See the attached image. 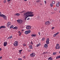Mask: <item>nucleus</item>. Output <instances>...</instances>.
<instances>
[{"label": "nucleus", "mask_w": 60, "mask_h": 60, "mask_svg": "<svg viewBox=\"0 0 60 60\" xmlns=\"http://www.w3.org/2000/svg\"><path fill=\"white\" fill-rule=\"evenodd\" d=\"M31 28V26H29L28 27V30H30Z\"/></svg>", "instance_id": "obj_23"}, {"label": "nucleus", "mask_w": 60, "mask_h": 60, "mask_svg": "<svg viewBox=\"0 0 60 60\" xmlns=\"http://www.w3.org/2000/svg\"><path fill=\"white\" fill-rule=\"evenodd\" d=\"M60 4V2H58L57 4H56V5L57 7H59V5Z\"/></svg>", "instance_id": "obj_15"}, {"label": "nucleus", "mask_w": 60, "mask_h": 60, "mask_svg": "<svg viewBox=\"0 0 60 60\" xmlns=\"http://www.w3.org/2000/svg\"><path fill=\"white\" fill-rule=\"evenodd\" d=\"M55 1H52V4H55Z\"/></svg>", "instance_id": "obj_38"}, {"label": "nucleus", "mask_w": 60, "mask_h": 60, "mask_svg": "<svg viewBox=\"0 0 60 60\" xmlns=\"http://www.w3.org/2000/svg\"><path fill=\"white\" fill-rule=\"evenodd\" d=\"M14 46L15 47H17L19 45V42L17 41H15L13 43Z\"/></svg>", "instance_id": "obj_3"}, {"label": "nucleus", "mask_w": 60, "mask_h": 60, "mask_svg": "<svg viewBox=\"0 0 60 60\" xmlns=\"http://www.w3.org/2000/svg\"><path fill=\"white\" fill-rule=\"evenodd\" d=\"M29 48L30 49H33V47L32 46V45H30L29 47Z\"/></svg>", "instance_id": "obj_17"}, {"label": "nucleus", "mask_w": 60, "mask_h": 60, "mask_svg": "<svg viewBox=\"0 0 60 60\" xmlns=\"http://www.w3.org/2000/svg\"><path fill=\"white\" fill-rule=\"evenodd\" d=\"M11 0H7V1H8V3H9V2H10V1H11Z\"/></svg>", "instance_id": "obj_40"}, {"label": "nucleus", "mask_w": 60, "mask_h": 60, "mask_svg": "<svg viewBox=\"0 0 60 60\" xmlns=\"http://www.w3.org/2000/svg\"><path fill=\"white\" fill-rule=\"evenodd\" d=\"M48 45L45 44L44 45V47H45V48H47V47H48Z\"/></svg>", "instance_id": "obj_18"}, {"label": "nucleus", "mask_w": 60, "mask_h": 60, "mask_svg": "<svg viewBox=\"0 0 60 60\" xmlns=\"http://www.w3.org/2000/svg\"><path fill=\"white\" fill-rule=\"evenodd\" d=\"M49 38H47L46 41V42L47 44H49Z\"/></svg>", "instance_id": "obj_9"}, {"label": "nucleus", "mask_w": 60, "mask_h": 60, "mask_svg": "<svg viewBox=\"0 0 60 60\" xmlns=\"http://www.w3.org/2000/svg\"><path fill=\"white\" fill-rule=\"evenodd\" d=\"M48 54V52H44L43 53V54H45V55H46V54Z\"/></svg>", "instance_id": "obj_26"}, {"label": "nucleus", "mask_w": 60, "mask_h": 60, "mask_svg": "<svg viewBox=\"0 0 60 60\" xmlns=\"http://www.w3.org/2000/svg\"><path fill=\"white\" fill-rule=\"evenodd\" d=\"M2 58V57H0V60Z\"/></svg>", "instance_id": "obj_43"}, {"label": "nucleus", "mask_w": 60, "mask_h": 60, "mask_svg": "<svg viewBox=\"0 0 60 60\" xmlns=\"http://www.w3.org/2000/svg\"><path fill=\"white\" fill-rule=\"evenodd\" d=\"M59 34V32H57V33L54 34L53 35V37H56V36L57 35V34Z\"/></svg>", "instance_id": "obj_13"}, {"label": "nucleus", "mask_w": 60, "mask_h": 60, "mask_svg": "<svg viewBox=\"0 0 60 60\" xmlns=\"http://www.w3.org/2000/svg\"><path fill=\"white\" fill-rule=\"evenodd\" d=\"M50 6L51 7H53V4H50Z\"/></svg>", "instance_id": "obj_30"}, {"label": "nucleus", "mask_w": 60, "mask_h": 60, "mask_svg": "<svg viewBox=\"0 0 60 60\" xmlns=\"http://www.w3.org/2000/svg\"><path fill=\"white\" fill-rule=\"evenodd\" d=\"M30 19V18H27V20H29Z\"/></svg>", "instance_id": "obj_44"}, {"label": "nucleus", "mask_w": 60, "mask_h": 60, "mask_svg": "<svg viewBox=\"0 0 60 60\" xmlns=\"http://www.w3.org/2000/svg\"><path fill=\"white\" fill-rule=\"evenodd\" d=\"M23 12H24V11H22L21 12V13H23Z\"/></svg>", "instance_id": "obj_48"}, {"label": "nucleus", "mask_w": 60, "mask_h": 60, "mask_svg": "<svg viewBox=\"0 0 60 60\" xmlns=\"http://www.w3.org/2000/svg\"><path fill=\"white\" fill-rule=\"evenodd\" d=\"M22 51V50H20L19 51V53H20L21 54V51Z\"/></svg>", "instance_id": "obj_28"}, {"label": "nucleus", "mask_w": 60, "mask_h": 60, "mask_svg": "<svg viewBox=\"0 0 60 60\" xmlns=\"http://www.w3.org/2000/svg\"><path fill=\"white\" fill-rule=\"evenodd\" d=\"M18 33L19 34H21V33L20 31H19Z\"/></svg>", "instance_id": "obj_42"}, {"label": "nucleus", "mask_w": 60, "mask_h": 60, "mask_svg": "<svg viewBox=\"0 0 60 60\" xmlns=\"http://www.w3.org/2000/svg\"><path fill=\"white\" fill-rule=\"evenodd\" d=\"M7 42H4V46H6V45H7Z\"/></svg>", "instance_id": "obj_14"}, {"label": "nucleus", "mask_w": 60, "mask_h": 60, "mask_svg": "<svg viewBox=\"0 0 60 60\" xmlns=\"http://www.w3.org/2000/svg\"><path fill=\"white\" fill-rule=\"evenodd\" d=\"M30 43L31 44V45H33V44H34V43L32 42V41H31V42H30Z\"/></svg>", "instance_id": "obj_31"}, {"label": "nucleus", "mask_w": 60, "mask_h": 60, "mask_svg": "<svg viewBox=\"0 0 60 60\" xmlns=\"http://www.w3.org/2000/svg\"><path fill=\"white\" fill-rule=\"evenodd\" d=\"M17 22L18 23H19V24H21L22 23V22H23V20L21 19H18V20H17Z\"/></svg>", "instance_id": "obj_4"}, {"label": "nucleus", "mask_w": 60, "mask_h": 60, "mask_svg": "<svg viewBox=\"0 0 60 60\" xmlns=\"http://www.w3.org/2000/svg\"><path fill=\"white\" fill-rule=\"evenodd\" d=\"M29 12V14H28L29 16L33 17V16H34V14H33V13H34V12H30L29 11H28L27 12ZM29 14H30V15H28Z\"/></svg>", "instance_id": "obj_2"}, {"label": "nucleus", "mask_w": 60, "mask_h": 60, "mask_svg": "<svg viewBox=\"0 0 60 60\" xmlns=\"http://www.w3.org/2000/svg\"><path fill=\"white\" fill-rule=\"evenodd\" d=\"M29 26L28 25V26H26V28L27 29V30H28Z\"/></svg>", "instance_id": "obj_32"}, {"label": "nucleus", "mask_w": 60, "mask_h": 60, "mask_svg": "<svg viewBox=\"0 0 60 60\" xmlns=\"http://www.w3.org/2000/svg\"><path fill=\"white\" fill-rule=\"evenodd\" d=\"M18 60H22L21 58H18Z\"/></svg>", "instance_id": "obj_36"}, {"label": "nucleus", "mask_w": 60, "mask_h": 60, "mask_svg": "<svg viewBox=\"0 0 60 60\" xmlns=\"http://www.w3.org/2000/svg\"><path fill=\"white\" fill-rule=\"evenodd\" d=\"M23 57L24 58H26V57H25V56H23Z\"/></svg>", "instance_id": "obj_45"}, {"label": "nucleus", "mask_w": 60, "mask_h": 60, "mask_svg": "<svg viewBox=\"0 0 60 60\" xmlns=\"http://www.w3.org/2000/svg\"><path fill=\"white\" fill-rule=\"evenodd\" d=\"M59 53H60V51L59 52Z\"/></svg>", "instance_id": "obj_52"}, {"label": "nucleus", "mask_w": 60, "mask_h": 60, "mask_svg": "<svg viewBox=\"0 0 60 60\" xmlns=\"http://www.w3.org/2000/svg\"><path fill=\"white\" fill-rule=\"evenodd\" d=\"M50 24V22H49V21H47L45 22V25H49Z\"/></svg>", "instance_id": "obj_10"}, {"label": "nucleus", "mask_w": 60, "mask_h": 60, "mask_svg": "<svg viewBox=\"0 0 60 60\" xmlns=\"http://www.w3.org/2000/svg\"><path fill=\"white\" fill-rule=\"evenodd\" d=\"M11 23L10 22H8L7 24V26L8 27H10L11 26Z\"/></svg>", "instance_id": "obj_11"}, {"label": "nucleus", "mask_w": 60, "mask_h": 60, "mask_svg": "<svg viewBox=\"0 0 60 60\" xmlns=\"http://www.w3.org/2000/svg\"><path fill=\"white\" fill-rule=\"evenodd\" d=\"M15 15L16 16H19V15H20V14H19V13H16L15 14Z\"/></svg>", "instance_id": "obj_20"}, {"label": "nucleus", "mask_w": 60, "mask_h": 60, "mask_svg": "<svg viewBox=\"0 0 60 60\" xmlns=\"http://www.w3.org/2000/svg\"><path fill=\"white\" fill-rule=\"evenodd\" d=\"M1 17H3L4 20H6L7 19V17H6V16L3 14L1 16Z\"/></svg>", "instance_id": "obj_7"}, {"label": "nucleus", "mask_w": 60, "mask_h": 60, "mask_svg": "<svg viewBox=\"0 0 60 60\" xmlns=\"http://www.w3.org/2000/svg\"><path fill=\"white\" fill-rule=\"evenodd\" d=\"M38 34H39V35H40V32H38Z\"/></svg>", "instance_id": "obj_47"}, {"label": "nucleus", "mask_w": 60, "mask_h": 60, "mask_svg": "<svg viewBox=\"0 0 60 60\" xmlns=\"http://www.w3.org/2000/svg\"><path fill=\"white\" fill-rule=\"evenodd\" d=\"M1 14V13L0 12V17H1V16H2L3 14Z\"/></svg>", "instance_id": "obj_37"}, {"label": "nucleus", "mask_w": 60, "mask_h": 60, "mask_svg": "<svg viewBox=\"0 0 60 60\" xmlns=\"http://www.w3.org/2000/svg\"><path fill=\"white\" fill-rule=\"evenodd\" d=\"M5 27H6L5 26H2L0 27V29H1V28H5Z\"/></svg>", "instance_id": "obj_16"}, {"label": "nucleus", "mask_w": 60, "mask_h": 60, "mask_svg": "<svg viewBox=\"0 0 60 60\" xmlns=\"http://www.w3.org/2000/svg\"><path fill=\"white\" fill-rule=\"evenodd\" d=\"M19 35L20 36L21 35V34H19Z\"/></svg>", "instance_id": "obj_51"}, {"label": "nucleus", "mask_w": 60, "mask_h": 60, "mask_svg": "<svg viewBox=\"0 0 60 60\" xmlns=\"http://www.w3.org/2000/svg\"><path fill=\"white\" fill-rule=\"evenodd\" d=\"M31 50L30 49H28V52H31Z\"/></svg>", "instance_id": "obj_35"}, {"label": "nucleus", "mask_w": 60, "mask_h": 60, "mask_svg": "<svg viewBox=\"0 0 60 60\" xmlns=\"http://www.w3.org/2000/svg\"><path fill=\"white\" fill-rule=\"evenodd\" d=\"M60 58V56H57L56 57V59H58V58Z\"/></svg>", "instance_id": "obj_24"}, {"label": "nucleus", "mask_w": 60, "mask_h": 60, "mask_svg": "<svg viewBox=\"0 0 60 60\" xmlns=\"http://www.w3.org/2000/svg\"><path fill=\"white\" fill-rule=\"evenodd\" d=\"M23 46L24 47H25L26 46V45L25 44H23Z\"/></svg>", "instance_id": "obj_34"}, {"label": "nucleus", "mask_w": 60, "mask_h": 60, "mask_svg": "<svg viewBox=\"0 0 60 60\" xmlns=\"http://www.w3.org/2000/svg\"><path fill=\"white\" fill-rule=\"evenodd\" d=\"M36 2H37V3H40L41 2V1L40 0H38V1H36Z\"/></svg>", "instance_id": "obj_27"}, {"label": "nucleus", "mask_w": 60, "mask_h": 60, "mask_svg": "<svg viewBox=\"0 0 60 60\" xmlns=\"http://www.w3.org/2000/svg\"><path fill=\"white\" fill-rule=\"evenodd\" d=\"M57 52H54L53 53V54H52V55H56V54H57Z\"/></svg>", "instance_id": "obj_22"}, {"label": "nucleus", "mask_w": 60, "mask_h": 60, "mask_svg": "<svg viewBox=\"0 0 60 60\" xmlns=\"http://www.w3.org/2000/svg\"><path fill=\"white\" fill-rule=\"evenodd\" d=\"M40 45H41V44L40 43H39L37 45V46L38 47H39V46H40Z\"/></svg>", "instance_id": "obj_25"}, {"label": "nucleus", "mask_w": 60, "mask_h": 60, "mask_svg": "<svg viewBox=\"0 0 60 60\" xmlns=\"http://www.w3.org/2000/svg\"><path fill=\"white\" fill-rule=\"evenodd\" d=\"M60 46H59V44H56V47L55 48L56 49H59L60 48Z\"/></svg>", "instance_id": "obj_5"}, {"label": "nucleus", "mask_w": 60, "mask_h": 60, "mask_svg": "<svg viewBox=\"0 0 60 60\" xmlns=\"http://www.w3.org/2000/svg\"><path fill=\"white\" fill-rule=\"evenodd\" d=\"M45 38H44L42 39L41 41H45Z\"/></svg>", "instance_id": "obj_21"}, {"label": "nucleus", "mask_w": 60, "mask_h": 60, "mask_svg": "<svg viewBox=\"0 0 60 60\" xmlns=\"http://www.w3.org/2000/svg\"><path fill=\"white\" fill-rule=\"evenodd\" d=\"M24 1H26L27 0H24Z\"/></svg>", "instance_id": "obj_50"}, {"label": "nucleus", "mask_w": 60, "mask_h": 60, "mask_svg": "<svg viewBox=\"0 0 60 60\" xmlns=\"http://www.w3.org/2000/svg\"><path fill=\"white\" fill-rule=\"evenodd\" d=\"M31 32V31L29 30L28 31H26L25 32V33L26 34H29Z\"/></svg>", "instance_id": "obj_8"}, {"label": "nucleus", "mask_w": 60, "mask_h": 60, "mask_svg": "<svg viewBox=\"0 0 60 60\" xmlns=\"http://www.w3.org/2000/svg\"><path fill=\"white\" fill-rule=\"evenodd\" d=\"M13 29H17V27H15L13 28Z\"/></svg>", "instance_id": "obj_29"}, {"label": "nucleus", "mask_w": 60, "mask_h": 60, "mask_svg": "<svg viewBox=\"0 0 60 60\" xmlns=\"http://www.w3.org/2000/svg\"><path fill=\"white\" fill-rule=\"evenodd\" d=\"M6 0H4V4H5V3H6Z\"/></svg>", "instance_id": "obj_39"}, {"label": "nucleus", "mask_w": 60, "mask_h": 60, "mask_svg": "<svg viewBox=\"0 0 60 60\" xmlns=\"http://www.w3.org/2000/svg\"><path fill=\"white\" fill-rule=\"evenodd\" d=\"M55 9H56V8H55Z\"/></svg>", "instance_id": "obj_53"}, {"label": "nucleus", "mask_w": 60, "mask_h": 60, "mask_svg": "<svg viewBox=\"0 0 60 60\" xmlns=\"http://www.w3.org/2000/svg\"><path fill=\"white\" fill-rule=\"evenodd\" d=\"M35 54L34 52H33L32 53L30 54V56L31 57H34V56H35Z\"/></svg>", "instance_id": "obj_6"}, {"label": "nucleus", "mask_w": 60, "mask_h": 60, "mask_svg": "<svg viewBox=\"0 0 60 60\" xmlns=\"http://www.w3.org/2000/svg\"><path fill=\"white\" fill-rule=\"evenodd\" d=\"M13 26L12 25L10 26V28H13Z\"/></svg>", "instance_id": "obj_33"}, {"label": "nucleus", "mask_w": 60, "mask_h": 60, "mask_svg": "<svg viewBox=\"0 0 60 60\" xmlns=\"http://www.w3.org/2000/svg\"><path fill=\"white\" fill-rule=\"evenodd\" d=\"M12 36H11L10 37H9L8 38V39L9 40V39H11L12 38Z\"/></svg>", "instance_id": "obj_19"}, {"label": "nucleus", "mask_w": 60, "mask_h": 60, "mask_svg": "<svg viewBox=\"0 0 60 60\" xmlns=\"http://www.w3.org/2000/svg\"><path fill=\"white\" fill-rule=\"evenodd\" d=\"M55 28V27H52V29H54V28Z\"/></svg>", "instance_id": "obj_41"}, {"label": "nucleus", "mask_w": 60, "mask_h": 60, "mask_svg": "<svg viewBox=\"0 0 60 60\" xmlns=\"http://www.w3.org/2000/svg\"><path fill=\"white\" fill-rule=\"evenodd\" d=\"M1 50H2V49H1V48H0V51H1Z\"/></svg>", "instance_id": "obj_49"}, {"label": "nucleus", "mask_w": 60, "mask_h": 60, "mask_svg": "<svg viewBox=\"0 0 60 60\" xmlns=\"http://www.w3.org/2000/svg\"><path fill=\"white\" fill-rule=\"evenodd\" d=\"M37 35L36 34H33L31 35V36L32 37H35L37 36Z\"/></svg>", "instance_id": "obj_12"}, {"label": "nucleus", "mask_w": 60, "mask_h": 60, "mask_svg": "<svg viewBox=\"0 0 60 60\" xmlns=\"http://www.w3.org/2000/svg\"><path fill=\"white\" fill-rule=\"evenodd\" d=\"M45 3L46 4V1H45Z\"/></svg>", "instance_id": "obj_46"}, {"label": "nucleus", "mask_w": 60, "mask_h": 60, "mask_svg": "<svg viewBox=\"0 0 60 60\" xmlns=\"http://www.w3.org/2000/svg\"><path fill=\"white\" fill-rule=\"evenodd\" d=\"M29 12H27L26 13H25L24 14V17H25V19H26L27 18H28L29 17L28 15L29 14Z\"/></svg>", "instance_id": "obj_1"}]
</instances>
